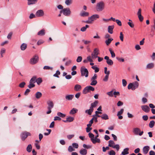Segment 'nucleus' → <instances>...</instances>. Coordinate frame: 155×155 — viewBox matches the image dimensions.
Masks as SVG:
<instances>
[{
	"mask_svg": "<svg viewBox=\"0 0 155 155\" xmlns=\"http://www.w3.org/2000/svg\"><path fill=\"white\" fill-rule=\"evenodd\" d=\"M44 15V12L42 10H39L36 12L35 15L37 17H41Z\"/></svg>",
	"mask_w": 155,
	"mask_h": 155,
	"instance_id": "f8f14e48",
	"label": "nucleus"
},
{
	"mask_svg": "<svg viewBox=\"0 0 155 155\" xmlns=\"http://www.w3.org/2000/svg\"><path fill=\"white\" fill-rule=\"evenodd\" d=\"M81 76H85V77H87L88 76L89 72L87 69L84 67H82L81 68Z\"/></svg>",
	"mask_w": 155,
	"mask_h": 155,
	"instance_id": "f03ea898",
	"label": "nucleus"
},
{
	"mask_svg": "<svg viewBox=\"0 0 155 155\" xmlns=\"http://www.w3.org/2000/svg\"><path fill=\"white\" fill-rule=\"evenodd\" d=\"M80 153L82 155H86L87 153V151L85 149H82L80 151Z\"/></svg>",
	"mask_w": 155,
	"mask_h": 155,
	"instance_id": "6ab92c4d",
	"label": "nucleus"
},
{
	"mask_svg": "<svg viewBox=\"0 0 155 155\" xmlns=\"http://www.w3.org/2000/svg\"><path fill=\"white\" fill-rule=\"evenodd\" d=\"M112 40H113V39L112 38H108L105 41V42L107 45H109Z\"/></svg>",
	"mask_w": 155,
	"mask_h": 155,
	"instance_id": "f704fd0d",
	"label": "nucleus"
},
{
	"mask_svg": "<svg viewBox=\"0 0 155 155\" xmlns=\"http://www.w3.org/2000/svg\"><path fill=\"white\" fill-rule=\"evenodd\" d=\"M98 103V102L97 101H95L93 103L91 104V107H92L93 108L94 107H95L97 106Z\"/></svg>",
	"mask_w": 155,
	"mask_h": 155,
	"instance_id": "2f4dec72",
	"label": "nucleus"
},
{
	"mask_svg": "<svg viewBox=\"0 0 155 155\" xmlns=\"http://www.w3.org/2000/svg\"><path fill=\"white\" fill-rule=\"evenodd\" d=\"M72 146L75 148H78V144L76 143H74L72 144Z\"/></svg>",
	"mask_w": 155,
	"mask_h": 155,
	"instance_id": "0e129e2a",
	"label": "nucleus"
},
{
	"mask_svg": "<svg viewBox=\"0 0 155 155\" xmlns=\"http://www.w3.org/2000/svg\"><path fill=\"white\" fill-rule=\"evenodd\" d=\"M45 33V30L44 29H43L41 30L38 33V35L39 36H43Z\"/></svg>",
	"mask_w": 155,
	"mask_h": 155,
	"instance_id": "412c9836",
	"label": "nucleus"
},
{
	"mask_svg": "<svg viewBox=\"0 0 155 155\" xmlns=\"http://www.w3.org/2000/svg\"><path fill=\"white\" fill-rule=\"evenodd\" d=\"M109 144L108 146L110 147H113V144H115V143L113 140H110L109 141Z\"/></svg>",
	"mask_w": 155,
	"mask_h": 155,
	"instance_id": "a19ab883",
	"label": "nucleus"
},
{
	"mask_svg": "<svg viewBox=\"0 0 155 155\" xmlns=\"http://www.w3.org/2000/svg\"><path fill=\"white\" fill-rule=\"evenodd\" d=\"M27 45L25 43H23L21 46V48L22 50H25L27 48Z\"/></svg>",
	"mask_w": 155,
	"mask_h": 155,
	"instance_id": "c9c22d12",
	"label": "nucleus"
},
{
	"mask_svg": "<svg viewBox=\"0 0 155 155\" xmlns=\"http://www.w3.org/2000/svg\"><path fill=\"white\" fill-rule=\"evenodd\" d=\"M37 77L34 76L32 77L29 81V83H31L34 84L35 83L36 81Z\"/></svg>",
	"mask_w": 155,
	"mask_h": 155,
	"instance_id": "a878e982",
	"label": "nucleus"
},
{
	"mask_svg": "<svg viewBox=\"0 0 155 155\" xmlns=\"http://www.w3.org/2000/svg\"><path fill=\"white\" fill-rule=\"evenodd\" d=\"M91 68L94 70V71L95 73L99 71V68L97 67L96 65L92 66Z\"/></svg>",
	"mask_w": 155,
	"mask_h": 155,
	"instance_id": "ea45409f",
	"label": "nucleus"
},
{
	"mask_svg": "<svg viewBox=\"0 0 155 155\" xmlns=\"http://www.w3.org/2000/svg\"><path fill=\"white\" fill-rule=\"evenodd\" d=\"M38 57L37 55H35L31 58L30 61V63L32 64H36L38 61Z\"/></svg>",
	"mask_w": 155,
	"mask_h": 155,
	"instance_id": "423d86ee",
	"label": "nucleus"
},
{
	"mask_svg": "<svg viewBox=\"0 0 155 155\" xmlns=\"http://www.w3.org/2000/svg\"><path fill=\"white\" fill-rule=\"evenodd\" d=\"M97 75L96 74H94V76L91 78V80H96L97 78Z\"/></svg>",
	"mask_w": 155,
	"mask_h": 155,
	"instance_id": "680f3d73",
	"label": "nucleus"
},
{
	"mask_svg": "<svg viewBox=\"0 0 155 155\" xmlns=\"http://www.w3.org/2000/svg\"><path fill=\"white\" fill-rule=\"evenodd\" d=\"M91 82L90 84L92 86H95L97 84V81L96 80H91Z\"/></svg>",
	"mask_w": 155,
	"mask_h": 155,
	"instance_id": "e433bc0d",
	"label": "nucleus"
},
{
	"mask_svg": "<svg viewBox=\"0 0 155 155\" xmlns=\"http://www.w3.org/2000/svg\"><path fill=\"white\" fill-rule=\"evenodd\" d=\"M57 115L59 116V117L63 118L65 116V115L62 114V113L58 112L57 114Z\"/></svg>",
	"mask_w": 155,
	"mask_h": 155,
	"instance_id": "49530a36",
	"label": "nucleus"
},
{
	"mask_svg": "<svg viewBox=\"0 0 155 155\" xmlns=\"http://www.w3.org/2000/svg\"><path fill=\"white\" fill-rule=\"evenodd\" d=\"M42 94L40 92H38L35 94V97L36 98L39 99L42 96Z\"/></svg>",
	"mask_w": 155,
	"mask_h": 155,
	"instance_id": "bb28decb",
	"label": "nucleus"
},
{
	"mask_svg": "<svg viewBox=\"0 0 155 155\" xmlns=\"http://www.w3.org/2000/svg\"><path fill=\"white\" fill-rule=\"evenodd\" d=\"M129 150V149L128 148L124 149L123 151L122 152V154L123 155H125L129 154V152L128 151Z\"/></svg>",
	"mask_w": 155,
	"mask_h": 155,
	"instance_id": "393cba45",
	"label": "nucleus"
},
{
	"mask_svg": "<svg viewBox=\"0 0 155 155\" xmlns=\"http://www.w3.org/2000/svg\"><path fill=\"white\" fill-rule=\"evenodd\" d=\"M154 64L153 63H151L148 64L146 66V68L147 69H151L154 68Z\"/></svg>",
	"mask_w": 155,
	"mask_h": 155,
	"instance_id": "a211bd4d",
	"label": "nucleus"
},
{
	"mask_svg": "<svg viewBox=\"0 0 155 155\" xmlns=\"http://www.w3.org/2000/svg\"><path fill=\"white\" fill-rule=\"evenodd\" d=\"M99 50L97 48L94 49L93 52L91 54V57L92 59H94L98 57L99 54Z\"/></svg>",
	"mask_w": 155,
	"mask_h": 155,
	"instance_id": "39448f33",
	"label": "nucleus"
},
{
	"mask_svg": "<svg viewBox=\"0 0 155 155\" xmlns=\"http://www.w3.org/2000/svg\"><path fill=\"white\" fill-rule=\"evenodd\" d=\"M101 117L102 119L104 120H107L109 119L108 116L106 114H104L101 115Z\"/></svg>",
	"mask_w": 155,
	"mask_h": 155,
	"instance_id": "c756f323",
	"label": "nucleus"
},
{
	"mask_svg": "<svg viewBox=\"0 0 155 155\" xmlns=\"http://www.w3.org/2000/svg\"><path fill=\"white\" fill-rule=\"evenodd\" d=\"M32 147L31 144H29L26 148V150L28 152H30L32 150Z\"/></svg>",
	"mask_w": 155,
	"mask_h": 155,
	"instance_id": "72a5a7b5",
	"label": "nucleus"
},
{
	"mask_svg": "<svg viewBox=\"0 0 155 155\" xmlns=\"http://www.w3.org/2000/svg\"><path fill=\"white\" fill-rule=\"evenodd\" d=\"M44 41L42 40H40L37 42V44L38 45H40L44 42Z\"/></svg>",
	"mask_w": 155,
	"mask_h": 155,
	"instance_id": "69168bd1",
	"label": "nucleus"
},
{
	"mask_svg": "<svg viewBox=\"0 0 155 155\" xmlns=\"http://www.w3.org/2000/svg\"><path fill=\"white\" fill-rule=\"evenodd\" d=\"M25 84V82H23L19 84V86L21 88H23L24 87Z\"/></svg>",
	"mask_w": 155,
	"mask_h": 155,
	"instance_id": "5fc2aeb1",
	"label": "nucleus"
},
{
	"mask_svg": "<svg viewBox=\"0 0 155 155\" xmlns=\"http://www.w3.org/2000/svg\"><path fill=\"white\" fill-rule=\"evenodd\" d=\"M88 135L89 137L91 138V140L92 139H94V135L93 134L90 133L88 134Z\"/></svg>",
	"mask_w": 155,
	"mask_h": 155,
	"instance_id": "e2e57ef3",
	"label": "nucleus"
},
{
	"mask_svg": "<svg viewBox=\"0 0 155 155\" xmlns=\"http://www.w3.org/2000/svg\"><path fill=\"white\" fill-rule=\"evenodd\" d=\"M109 72H108L107 74H106L105 78L103 79V80L104 81H107L108 79L109 75Z\"/></svg>",
	"mask_w": 155,
	"mask_h": 155,
	"instance_id": "c03bdc74",
	"label": "nucleus"
},
{
	"mask_svg": "<svg viewBox=\"0 0 155 155\" xmlns=\"http://www.w3.org/2000/svg\"><path fill=\"white\" fill-rule=\"evenodd\" d=\"M129 22H127V24L131 28H133L134 27V25L132 20L130 19L129 20Z\"/></svg>",
	"mask_w": 155,
	"mask_h": 155,
	"instance_id": "473e14b6",
	"label": "nucleus"
},
{
	"mask_svg": "<svg viewBox=\"0 0 155 155\" xmlns=\"http://www.w3.org/2000/svg\"><path fill=\"white\" fill-rule=\"evenodd\" d=\"M47 104L48 105V109H52L54 107V104L52 101L49 100L47 101Z\"/></svg>",
	"mask_w": 155,
	"mask_h": 155,
	"instance_id": "4468645a",
	"label": "nucleus"
},
{
	"mask_svg": "<svg viewBox=\"0 0 155 155\" xmlns=\"http://www.w3.org/2000/svg\"><path fill=\"white\" fill-rule=\"evenodd\" d=\"M29 85L28 86L29 88L31 89L35 87V85L34 84L29 82Z\"/></svg>",
	"mask_w": 155,
	"mask_h": 155,
	"instance_id": "603ef678",
	"label": "nucleus"
},
{
	"mask_svg": "<svg viewBox=\"0 0 155 155\" xmlns=\"http://www.w3.org/2000/svg\"><path fill=\"white\" fill-rule=\"evenodd\" d=\"M94 91V88L93 87L89 85L85 87L82 93L84 94H86L87 93L90 92L91 91Z\"/></svg>",
	"mask_w": 155,
	"mask_h": 155,
	"instance_id": "7ed1b4c3",
	"label": "nucleus"
},
{
	"mask_svg": "<svg viewBox=\"0 0 155 155\" xmlns=\"http://www.w3.org/2000/svg\"><path fill=\"white\" fill-rule=\"evenodd\" d=\"M155 124V122L154 120H151L149 124V127L150 128H152L153 127Z\"/></svg>",
	"mask_w": 155,
	"mask_h": 155,
	"instance_id": "4c0bfd02",
	"label": "nucleus"
},
{
	"mask_svg": "<svg viewBox=\"0 0 155 155\" xmlns=\"http://www.w3.org/2000/svg\"><path fill=\"white\" fill-rule=\"evenodd\" d=\"M132 83L133 86V90H134L136 88L138 87L139 86V83L137 81H136Z\"/></svg>",
	"mask_w": 155,
	"mask_h": 155,
	"instance_id": "4be33fe9",
	"label": "nucleus"
},
{
	"mask_svg": "<svg viewBox=\"0 0 155 155\" xmlns=\"http://www.w3.org/2000/svg\"><path fill=\"white\" fill-rule=\"evenodd\" d=\"M142 110L146 113L149 112L150 111V108L147 105H142L141 106Z\"/></svg>",
	"mask_w": 155,
	"mask_h": 155,
	"instance_id": "9b49d317",
	"label": "nucleus"
},
{
	"mask_svg": "<svg viewBox=\"0 0 155 155\" xmlns=\"http://www.w3.org/2000/svg\"><path fill=\"white\" fill-rule=\"evenodd\" d=\"M99 18V16L98 14H95L92 15L91 16L88 18V19L91 21V22L92 23L93 21L96 20L97 18Z\"/></svg>",
	"mask_w": 155,
	"mask_h": 155,
	"instance_id": "9d476101",
	"label": "nucleus"
},
{
	"mask_svg": "<svg viewBox=\"0 0 155 155\" xmlns=\"http://www.w3.org/2000/svg\"><path fill=\"white\" fill-rule=\"evenodd\" d=\"M81 87L80 85L76 84L74 86V90L76 91H79L81 90Z\"/></svg>",
	"mask_w": 155,
	"mask_h": 155,
	"instance_id": "aec40b11",
	"label": "nucleus"
},
{
	"mask_svg": "<svg viewBox=\"0 0 155 155\" xmlns=\"http://www.w3.org/2000/svg\"><path fill=\"white\" fill-rule=\"evenodd\" d=\"M150 147L149 146H144L143 149V152L144 154H146L150 150Z\"/></svg>",
	"mask_w": 155,
	"mask_h": 155,
	"instance_id": "ddd939ff",
	"label": "nucleus"
},
{
	"mask_svg": "<svg viewBox=\"0 0 155 155\" xmlns=\"http://www.w3.org/2000/svg\"><path fill=\"white\" fill-rule=\"evenodd\" d=\"M124 110L123 109H121L120 110L118 111L117 113V115L118 117V118L119 119H122L123 118L122 116L120 115L122 114L124 112Z\"/></svg>",
	"mask_w": 155,
	"mask_h": 155,
	"instance_id": "2eb2a0df",
	"label": "nucleus"
},
{
	"mask_svg": "<svg viewBox=\"0 0 155 155\" xmlns=\"http://www.w3.org/2000/svg\"><path fill=\"white\" fill-rule=\"evenodd\" d=\"M109 155H115L116 153L113 150H111L109 152Z\"/></svg>",
	"mask_w": 155,
	"mask_h": 155,
	"instance_id": "774afa93",
	"label": "nucleus"
},
{
	"mask_svg": "<svg viewBox=\"0 0 155 155\" xmlns=\"http://www.w3.org/2000/svg\"><path fill=\"white\" fill-rule=\"evenodd\" d=\"M137 14L140 21V22H142L143 20V17L141 15V8L139 9Z\"/></svg>",
	"mask_w": 155,
	"mask_h": 155,
	"instance_id": "1a4fd4ad",
	"label": "nucleus"
},
{
	"mask_svg": "<svg viewBox=\"0 0 155 155\" xmlns=\"http://www.w3.org/2000/svg\"><path fill=\"white\" fill-rule=\"evenodd\" d=\"M42 81V79L41 78H39L38 79H36V82L38 85H39Z\"/></svg>",
	"mask_w": 155,
	"mask_h": 155,
	"instance_id": "a18cd8bd",
	"label": "nucleus"
},
{
	"mask_svg": "<svg viewBox=\"0 0 155 155\" xmlns=\"http://www.w3.org/2000/svg\"><path fill=\"white\" fill-rule=\"evenodd\" d=\"M133 85L132 83H130L128 85L127 88L128 89H131L133 90Z\"/></svg>",
	"mask_w": 155,
	"mask_h": 155,
	"instance_id": "864d4df0",
	"label": "nucleus"
},
{
	"mask_svg": "<svg viewBox=\"0 0 155 155\" xmlns=\"http://www.w3.org/2000/svg\"><path fill=\"white\" fill-rule=\"evenodd\" d=\"M60 13H63V14L66 16H69L71 13L70 10L69 8H64L60 11Z\"/></svg>",
	"mask_w": 155,
	"mask_h": 155,
	"instance_id": "20e7f679",
	"label": "nucleus"
},
{
	"mask_svg": "<svg viewBox=\"0 0 155 155\" xmlns=\"http://www.w3.org/2000/svg\"><path fill=\"white\" fill-rule=\"evenodd\" d=\"M78 110L75 108H73L69 112L70 114H74L77 112Z\"/></svg>",
	"mask_w": 155,
	"mask_h": 155,
	"instance_id": "cd10ccee",
	"label": "nucleus"
},
{
	"mask_svg": "<svg viewBox=\"0 0 155 155\" xmlns=\"http://www.w3.org/2000/svg\"><path fill=\"white\" fill-rule=\"evenodd\" d=\"M133 132L135 135H139L140 136L142 135L143 133V131H141L140 129L137 127L135 128L134 129Z\"/></svg>",
	"mask_w": 155,
	"mask_h": 155,
	"instance_id": "0eeeda50",
	"label": "nucleus"
},
{
	"mask_svg": "<svg viewBox=\"0 0 155 155\" xmlns=\"http://www.w3.org/2000/svg\"><path fill=\"white\" fill-rule=\"evenodd\" d=\"M88 15L89 13L85 12H83L80 14V15L82 17L87 16Z\"/></svg>",
	"mask_w": 155,
	"mask_h": 155,
	"instance_id": "7c9ffc66",
	"label": "nucleus"
},
{
	"mask_svg": "<svg viewBox=\"0 0 155 155\" xmlns=\"http://www.w3.org/2000/svg\"><path fill=\"white\" fill-rule=\"evenodd\" d=\"M82 58L81 56H78L76 60V61L77 62H80L82 61Z\"/></svg>",
	"mask_w": 155,
	"mask_h": 155,
	"instance_id": "13d9d810",
	"label": "nucleus"
},
{
	"mask_svg": "<svg viewBox=\"0 0 155 155\" xmlns=\"http://www.w3.org/2000/svg\"><path fill=\"white\" fill-rule=\"evenodd\" d=\"M120 38L121 41H122L124 40V35L122 32H121L120 34Z\"/></svg>",
	"mask_w": 155,
	"mask_h": 155,
	"instance_id": "4d7b16f0",
	"label": "nucleus"
},
{
	"mask_svg": "<svg viewBox=\"0 0 155 155\" xmlns=\"http://www.w3.org/2000/svg\"><path fill=\"white\" fill-rule=\"evenodd\" d=\"M68 150L69 152H71L72 151H74L75 150L73 148L72 146H69L68 148Z\"/></svg>",
	"mask_w": 155,
	"mask_h": 155,
	"instance_id": "052dcab7",
	"label": "nucleus"
},
{
	"mask_svg": "<svg viewBox=\"0 0 155 155\" xmlns=\"http://www.w3.org/2000/svg\"><path fill=\"white\" fill-rule=\"evenodd\" d=\"M114 28V25H110L108 27V31L110 34H112L113 33V29Z\"/></svg>",
	"mask_w": 155,
	"mask_h": 155,
	"instance_id": "dca6fc26",
	"label": "nucleus"
},
{
	"mask_svg": "<svg viewBox=\"0 0 155 155\" xmlns=\"http://www.w3.org/2000/svg\"><path fill=\"white\" fill-rule=\"evenodd\" d=\"M89 27V26L88 25H86L85 26L81 28V30L82 31H86L87 28Z\"/></svg>",
	"mask_w": 155,
	"mask_h": 155,
	"instance_id": "79ce46f5",
	"label": "nucleus"
},
{
	"mask_svg": "<svg viewBox=\"0 0 155 155\" xmlns=\"http://www.w3.org/2000/svg\"><path fill=\"white\" fill-rule=\"evenodd\" d=\"M122 84L124 87H125L127 84V82L125 79H123L122 80Z\"/></svg>",
	"mask_w": 155,
	"mask_h": 155,
	"instance_id": "bf43d9fd",
	"label": "nucleus"
},
{
	"mask_svg": "<svg viewBox=\"0 0 155 155\" xmlns=\"http://www.w3.org/2000/svg\"><path fill=\"white\" fill-rule=\"evenodd\" d=\"M105 6V4L103 2H100L96 4V10L98 12H101L104 9Z\"/></svg>",
	"mask_w": 155,
	"mask_h": 155,
	"instance_id": "f257e3e1",
	"label": "nucleus"
},
{
	"mask_svg": "<svg viewBox=\"0 0 155 155\" xmlns=\"http://www.w3.org/2000/svg\"><path fill=\"white\" fill-rule=\"evenodd\" d=\"M74 97V95L72 94L67 95L65 97V99L67 101L71 100Z\"/></svg>",
	"mask_w": 155,
	"mask_h": 155,
	"instance_id": "f3484780",
	"label": "nucleus"
},
{
	"mask_svg": "<svg viewBox=\"0 0 155 155\" xmlns=\"http://www.w3.org/2000/svg\"><path fill=\"white\" fill-rule=\"evenodd\" d=\"M31 134L30 133L25 131L22 133L21 135V137L22 140H24L28 136H30Z\"/></svg>",
	"mask_w": 155,
	"mask_h": 155,
	"instance_id": "6e6552de",
	"label": "nucleus"
},
{
	"mask_svg": "<svg viewBox=\"0 0 155 155\" xmlns=\"http://www.w3.org/2000/svg\"><path fill=\"white\" fill-rule=\"evenodd\" d=\"M38 0H28V5L35 4L37 2Z\"/></svg>",
	"mask_w": 155,
	"mask_h": 155,
	"instance_id": "b1692460",
	"label": "nucleus"
},
{
	"mask_svg": "<svg viewBox=\"0 0 155 155\" xmlns=\"http://www.w3.org/2000/svg\"><path fill=\"white\" fill-rule=\"evenodd\" d=\"M94 110V108H93L91 107H90V108L88 110H85V112L86 113H87L89 115H91L92 113L93 112Z\"/></svg>",
	"mask_w": 155,
	"mask_h": 155,
	"instance_id": "5701e85b",
	"label": "nucleus"
},
{
	"mask_svg": "<svg viewBox=\"0 0 155 155\" xmlns=\"http://www.w3.org/2000/svg\"><path fill=\"white\" fill-rule=\"evenodd\" d=\"M109 51L111 54V56L112 58H114L115 57V54L114 52L112 50L111 48H110L109 49Z\"/></svg>",
	"mask_w": 155,
	"mask_h": 155,
	"instance_id": "58836bf2",
	"label": "nucleus"
},
{
	"mask_svg": "<svg viewBox=\"0 0 155 155\" xmlns=\"http://www.w3.org/2000/svg\"><path fill=\"white\" fill-rule=\"evenodd\" d=\"M43 69L44 70H52L53 69V68L48 66H45L44 67Z\"/></svg>",
	"mask_w": 155,
	"mask_h": 155,
	"instance_id": "8fccbe9b",
	"label": "nucleus"
},
{
	"mask_svg": "<svg viewBox=\"0 0 155 155\" xmlns=\"http://www.w3.org/2000/svg\"><path fill=\"white\" fill-rule=\"evenodd\" d=\"M67 119L68 122H70L73 121L74 120V118L73 117H69L67 118Z\"/></svg>",
	"mask_w": 155,
	"mask_h": 155,
	"instance_id": "09e8293b",
	"label": "nucleus"
},
{
	"mask_svg": "<svg viewBox=\"0 0 155 155\" xmlns=\"http://www.w3.org/2000/svg\"><path fill=\"white\" fill-rule=\"evenodd\" d=\"M30 90L29 89H27L24 93V95H27L28 93L30 92Z\"/></svg>",
	"mask_w": 155,
	"mask_h": 155,
	"instance_id": "338daca9",
	"label": "nucleus"
},
{
	"mask_svg": "<svg viewBox=\"0 0 155 155\" xmlns=\"http://www.w3.org/2000/svg\"><path fill=\"white\" fill-rule=\"evenodd\" d=\"M72 0H66L65 4L67 5H69L72 3Z\"/></svg>",
	"mask_w": 155,
	"mask_h": 155,
	"instance_id": "3c124183",
	"label": "nucleus"
},
{
	"mask_svg": "<svg viewBox=\"0 0 155 155\" xmlns=\"http://www.w3.org/2000/svg\"><path fill=\"white\" fill-rule=\"evenodd\" d=\"M91 141L94 144H95L96 143H100L101 142V141L100 139H92Z\"/></svg>",
	"mask_w": 155,
	"mask_h": 155,
	"instance_id": "c85d7f7f",
	"label": "nucleus"
},
{
	"mask_svg": "<svg viewBox=\"0 0 155 155\" xmlns=\"http://www.w3.org/2000/svg\"><path fill=\"white\" fill-rule=\"evenodd\" d=\"M5 52V49L4 48H2L1 49L0 51V54L1 56V57L2 58L3 57V54H4Z\"/></svg>",
	"mask_w": 155,
	"mask_h": 155,
	"instance_id": "de8ad7c7",
	"label": "nucleus"
},
{
	"mask_svg": "<svg viewBox=\"0 0 155 155\" xmlns=\"http://www.w3.org/2000/svg\"><path fill=\"white\" fill-rule=\"evenodd\" d=\"M106 62L108 64L110 65H112L113 64V61L109 59L108 60L106 61Z\"/></svg>",
	"mask_w": 155,
	"mask_h": 155,
	"instance_id": "37998d69",
	"label": "nucleus"
},
{
	"mask_svg": "<svg viewBox=\"0 0 155 155\" xmlns=\"http://www.w3.org/2000/svg\"><path fill=\"white\" fill-rule=\"evenodd\" d=\"M93 122V119H92L89 122V124L87 125V127H91Z\"/></svg>",
	"mask_w": 155,
	"mask_h": 155,
	"instance_id": "6e6d98bb",
	"label": "nucleus"
}]
</instances>
